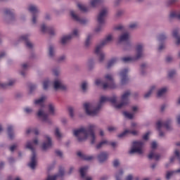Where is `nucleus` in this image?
<instances>
[{
    "label": "nucleus",
    "mask_w": 180,
    "mask_h": 180,
    "mask_svg": "<svg viewBox=\"0 0 180 180\" xmlns=\"http://www.w3.org/2000/svg\"><path fill=\"white\" fill-rule=\"evenodd\" d=\"M130 95H131L130 91H125L121 96V103L120 104H117V96H116V95H113L112 97H106L105 96H102L100 98V101L97 105H95L91 103H86L84 104V109L86 115L89 116H97V115L99 113V111L101 110V108H102V105L105 102H110V103H112L115 109H122V108L127 106V105L129 103V98Z\"/></svg>",
    "instance_id": "obj_1"
},
{
    "label": "nucleus",
    "mask_w": 180,
    "mask_h": 180,
    "mask_svg": "<svg viewBox=\"0 0 180 180\" xmlns=\"http://www.w3.org/2000/svg\"><path fill=\"white\" fill-rule=\"evenodd\" d=\"M95 124H90L87 128L81 127L73 131V134L77 137L78 141H84L90 137L91 143L95 144L96 136H95Z\"/></svg>",
    "instance_id": "obj_2"
},
{
    "label": "nucleus",
    "mask_w": 180,
    "mask_h": 180,
    "mask_svg": "<svg viewBox=\"0 0 180 180\" xmlns=\"http://www.w3.org/2000/svg\"><path fill=\"white\" fill-rule=\"evenodd\" d=\"M112 40H113V36L108 34L104 40L96 46L94 53L97 56L99 63H103V60H105V53H103L102 49L106 44H109Z\"/></svg>",
    "instance_id": "obj_3"
},
{
    "label": "nucleus",
    "mask_w": 180,
    "mask_h": 180,
    "mask_svg": "<svg viewBox=\"0 0 180 180\" xmlns=\"http://www.w3.org/2000/svg\"><path fill=\"white\" fill-rule=\"evenodd\" d=\"M44 101H46V96H41V98L34 100V105H39L41 108L37 112V116L42 120V122H45V123H49V124L51 123V120L49 119V115L44 112Z\"/></svg>",
    "instance_id": "obj_4"
},
{
    "label": "nucleus",
    "mask_w": 180,
    "mask_h": 180,
    "mask_svg": "<svg viewBox=\"0 0 180 180\" xmlns=\"http://www.w3.org/2000/svg\"><path fill=\"white\" fill-rule=\"evenodd\" d=\"M39 144V140L35 139L33 141H27L25 148L32 150V157L31 161L28 163V167L31 168V169H34L36 168V165L37 164V160H36V150H34V146Z\"/></svg>",
    "instance_id": "obj_5"
},
{
    "label": "nucleus",
    "mask_w": 180,
    "mask_h": 180,
    "mask_svg": "<svg viewBox=\"0 0 180 180\" xmlns=\"http://www.w3.org/2000/svg\"><path fill=\"white\" fill-rule=\"evenodd\" d=\"M105 79L106 82L103 83L102 82V80L101 79H96L95 81V84L97 86L103 85V89H113L116 88V84H115V82L113 81V76L110 74H107L105 76Z\"/></svg>",
    "instance_id": "obj_6"
},
{
    "label": "nucleus",
    "mask_w": 180,
    "mask_h": 180,
    "mask_svg": "<svg viewBox=\"0 0 180 180\" xmlns=\"http://www.w3.org/2000/svg\"><path fill=\"white\" fill-rule=\"evenodd\" d=\"M136 54L134 57H124L122 58V61L124 63H129L130 61H137L142 57H144V44H138L136 46Z\"/></svg>",
    "instance_id": "obj_7"
},
{
    "label": "nucleus",
    "mask_w": 180,
    "mask_h": 180,
    "mask_svg": "<svg viewBox=\"0 0 180 180\" xmlns=\"http://www.w3.org/2000/svg\"><path fill=\"white\" fill-rule=\"evenodd\" d=\"M106 15H108V8H104L100 11L98 14L97 18L98 25L95 29L96 33H99V32L102 31L103 25H105V18H106Z\"/></svg>",
    "instance_id": "obj_8"
},
{
    "label": "nucleus",
    "mask_w": 180,
    "mask_h": 180,
    "mask_svg": "<svg viewBox=\"0 0 180 180\" xmlns=\"http://www.w3.org/2000/svg\"><path fill=\"white\" fill-rule=\"evenodd\" d=\"M171 122H172L171 119H168L165 122H162L161 121H158L156 123L157 129L159 131V136L160 137H164V132H162V131H161V129H162V127H165V129H167V130H171L172 129Z\"/></svg>",
    "instance_id": "obj_9"
},
{
    "label": "nucleus",
    "mask_w": 180,
    "mask_h": 180,
    "mask_svg": "<svg viewBox=\"0 0 180 180\" xmlns=\"http://www.w3.org/2000/svg\"><path fill=\"white\" fill-rule=\"evenodd\" d=\"M143 147H144V142L142 141L133 142L132 148L129 151V154H134V153L140 155L143 154Z\"/></svg>",
    "instance_id": "obj_10"
},
{
    "label": "nucleus",
    "mask_w": 180,
    "mask_h": 180,
    "mask_svg": "<svg viewBox=\"0 0 180 180\" xmlns=\"http://www.w3.org/2000/svg\"><path fill=\"white\" fill-rule=\"evenodd\" d=\"M28 11L32 13V22L33 25H36L37 23V18L39 15H37L40 11L39 10V7L35 5H30L28 7Z\"/></svg>",
    "instance_id": "obj_11"
},
{
    "label": "nucleus",
    "mask_w": 180,
    "mask_h": 180,
    "mask_svg": "<svg viewBox=\"0 0 180 180\" xmlns=\"http://www.w3.org/2000/svg\"><path fill=\"white\" fill-rule=\"evenodd\" d=\"M129 73V70L127 68H124L120 72V76L121 78V84L124 85V84H127L129 82V76L127 74Z\"/></svg>",
    "instance_id": "obj_12"
},
{
    "label": "nucleus",
    "mask_w": 180,
    "mask_h": 180,
    "mask_svg": "<svg viewBox=\"0 0 180 180\" xmlns=\"http://www.w3.org/2000/svg\"><path fill=\"white\" fill-rule=\"evenodd\" d=\"M53 89H55V91H58L60 89L64 91L65 89H67V86L64 85V83L61 79H56L53 82Z\"/></svg>",
    "instance_id": "obj_13"
},
{
    "label": "nucleus",
    "mask_w": 180,
    "mask_h": 180,
    "mask_svg": "<svg viewBox=\"0 0 180 180\" xmlns=\"http://www.w3.org/2000/svg\"><path fill=\"white\" fill-rule=\"evenodd\" d=\"M70 15L72 19H74V20H76V22H78L79 23H80V25H86L88 20L79 17L78 15L75 13V11H70Z\"/></svg>",
    "instance_id": "obj_14"
},
{
    "label": "nucleus",
    "mask_w": 180,
    "mask_h": 180,
    "mask_svg": "<svg viewBox=\"0 0 180 180\" xmlns=\"http://www.w3.org/2000/svg\"><path fill=\"white\" fill-rule=\"evenodd\" d=\"M29 37H30V34H24L20 37V40L22 41H25L26 46L28 49H32L33 47V44H32V42L29 41Z\"/></svg>",
    "instance_id": "obj_15"
},
{
    "label": "nucleus",
    "mask_w": 180,
    "mask_h": 180,
    "mask_svg": "<svg viewBox=\"0 0 180 180\" xmlns=\"http://www.w3.org/2000/svg\"><path fill=\"white\" fill-rule=\"evenodd\" d=\"M64 175V169L60 168L59 172L53 176H48L46 180H57L58 178H61Z\"/></svg>",
    "instance_id": "obj_16"
},
{
    "label": "nucleus",
    "mask_w": 180,
    "mask_h": 180,
    "mask_svg": "<svg viewBox=\"0 0 180 180\" xmlns=\"http://www.w3.org/2000/svg\"><path fill=\"white\" fill-rule=\"evenodd\" d=\"M45 138L46 139V142H44L42 144V150H44V151L49 150V148L53 146V143H51V138L49 136H46Z\"/></svg>",
    "instance_id": "obj_17"
},
{
    "label": "nucleus",
    "mask_w": 180,
    "mask_h": 180,
    "mask_svg": "<svg viewBox=\"0 0 180 180\" xmlns=\"http://www.w3.org/2000/svg\"><path fill=\"white\" fill-rule=\"evenodd\" d=\"M41 32L42 33H47V32H49V33L51 34L52 36L56 34V31L54 30V29L47 27L44 24L41 25Z\"/></svg>",
    "instance_id": "obj_18"
},
{
    "label": "nucleus",
    "mask_w": 180,
    "mask_h": 180,
    "mask_svg": "<svg viewBox=\"0 0 180 180\" xmlns=\"http://www.w3.org/2000/svg\"><path fill=\"white\" fill-rule=\"evenodd\" d=\"M127 134H133V136H136L137 131H136V130L132 131V130H130V129H126L124 131L120 134L118 135V137L120 139H122V137H126V136H127Z\"/></svg>",
    "instance_id": "obj_19"
},
{
    "label": "nucleus",
    "mask_w": 180,
    "mask_h": 180,
    "mask_svg": "<svg viewBox=\"0 0 180 180\" xmlns=\"http://www.w3.org/2000/svg\"><path fill=\"white\" fill-rule=\"evenodd\" d=\"M108 157H109V154H108V153L102 152L98 155L97 158L99 162H105V161L108 160Z\"/></svg>",
    "instance_id": "obj_20"
},
{
    "label": "nucleus",
    "mask_w": 180,
    "mask_h": 180,
    "mask_svg": "<svg viewBox=\"0 0 180 180\" xmlns=\"http://www.w3.org/2000/svg\"><path fill=\"white\" fill-rule=\"evenodd\" d=\"M77 155H78V157H80V158H82V160H84L85 161H92V160H94V158H95V157H94L92 155H85L81 152H78Z\"/></svg>",
    "instance_id": "obj_21"
},
{
    "label": "nucleus",
    "mask_w": 180,
    "mask_h": 180,
    "mask_svg": "<svg viewBox=\"0 0 180 180\" xmlns=\"http://www.w3.org/2000/svg\"><path fill=\"white\" fill-rule=\"evenodd\" d=\"M72 39V35H64L60 38V43L63 46H65Z\"/></svg>",
    "instance_id": "obj_22"
},
{
    "label": "nucleus",
    "mask_w": 180,
    "mask_h": 180,
    "mask_svg": "<svg viewBox=\"0 0 180 180\" xmlns=\"http://www.w3.org/2000/svg\"><path fill=\"white\" fill-rule=\"evenodd\" d=\"M156 91H157V86H152L149 89V91L146 94H145L144 98L146 99H148V98H150V96H151V95H153V94H154V92H155Z\"/></svg>",
    "instance_id": "obj_23"
},
{
    "label": "nucleus",
    "mask_w": 180,
    "mask_h": 180,
    "mask_svg": "<svg viewBox=\"0 0 180 180\" xmlns=\"http://www.w3.org/2000/svg\"><path fill=\"white\" fill-rule=\"evenodd\" d=\"M130 40V34L127 32L122 34L119 39L120 41H129Z\"/></svg>",
    "instance_id": "obj_24"
},
{
    "label": "nucleus",
    "mask_w": 180,
    "mask_h": 180,
    "mask_svg": "<svg viewBox=\"0 0 180 180\" xmlns=\"http://www.w3.org/2000/svg\"><path fill=\"white\" fill-rule=\"evenodd\" d=\"M8 135L11 140L13 139L15 134H13V126L8 125L7 128Z\"/></svg>",
    "instance_id": "obj_25"
},
{
    "label": "nucleus",
    "mask_w": 180,
    "mask_h": 180,
    "mask_svg": "<svg viewBox=\"0 0 180 180\" xmlns=\"http://www.w3.org/2000/svg\"><path fill=\"white\" fill-rule=\"evenodd\" d=\"M5 15H8L10 20H13L15 19V15L13 13V10H11L9 8H7L4 11Z\"/></svg>",
    "instance_id": "obj_26"
},
{
    "label": "nucleus",
    "mask_w": 180,
    "mask_h": 180,
    "mask_svg": "<svg viewBox=\"0 0 180 180\" xmlns=\"http://www.w3.org/2000/svg\"><path fill=\"white\" fill-rule=\"evenodd\" d=\"M172 36L174 37V39H176V40H177L176 41V44H180V36L178 30H173Z\"/></svg>",
    "instance_id": "obj_27"
},
{
    "label": "nucleus",
    "mask_w": 180,
    "mask_h": 180,
    "mask_svg": "<svg viewBox=\"0 0 180 180\" xmlns=\"http://www.w3.org/2000/svg\"><path fill=\"white\" fill-rule=\"evenodd\" d=\"M148 157L149 160H152V158H155L156 161H158V160H160V156L159 154H155V153H154V150H151Z\"/></svg>",
    "instance_id": "obj_28"
},
{
    "label": "nucleus",
    "mask_w": 180,
    "mask_h": 180,
    "mask_svg": "<svg viewBox=\"0 0 180 180\" xmlns=\"http://www.w3.org/2000/svg\"><path fill=\"white\" fill-rule=\"evenodd\" d=\"M49 56L51 58H53L56 56V48L53 45L49 46Z\"/></svg>",
    "instance_id": "obj_29"
},
{
    "label": "nucleus",
    "mask_w": 180,
    "mask_h": 180,
    "mask_svg": "<svg viewBox=\"0 0 180 180\" xmlns=\"http://www.w3.org/2000/svg\"><path fill=\"white\" fill-rule=\"evenodd\" d=\"M86 67L89 71H91L93 68H95V62H94V60H89L86 63Z\"/></svg>",
    "instance_id": "obj_30"
},
{
    "label": "nucleus",
    "mask_w": 180,
    "mask_h": 180,
    "mask_svg": "<svg viewBox=\"0 0 180 180\" xmlns=\"http://www.w3.org/2000/svg\"><path fill=\"white\" fill-rule=\"evenodd\" d=\"M123 174H124V172H123V169H120L118 172H117L115 173V179L122 180L123 179Z\"/></svg>",
    "instance_id": "obj_31"
},
{
    "label": "nucleus",
    "mask_w": 180,
    "mask_h": 180,
    "mask_svg": "<svg viewBox=\"0 0 180 180\" xmlns=\"http://www.w3.org/2000/svg\"><path fill=\"white\" fill-rule=\"evenodd\" d=\"M48 110L49 112V114H51L52 116H54L56 114V107H54V105L53 104H49L48 105Z\"/></svg>",
    "instance_id": "obj_32"
},
{
    "label": "nucleus",
    "mask_w": 180,
    "mask_h": 180,
    "mask_svg": "<svg viewBox=\"0 0 180 180\" xmlns=\"http://www.w3.org/2000/svg\"><path fill=\"white\" fill-rule=\"evenodd\" d=\"M117 63V58H112L108 63L107 68H110L111 67H113L115 64Z\"/></svg>",
    "instance_id": "obj_33"
},
{
    "label": "nucleus",
    "mask_w": 180,
    "mask_h": 180,
    "mask_svg": "<svg viewBox=\"0 0 180 180\" xmlns=\"http://www.w3.org/2000/svg\"><path fill=\"white\" fill-rule=\"evenodd\" d=\"M88 166H84L80 169L79 172L82 178H85V173L88 171Z\"/></svg>",
    "instance_id": "obj_34"
},
{
    "label": "nucleus",
    "mask_w": 180,
    "mask_h": 180,
    "mask_svg": "<svg viewBox=\"0 0 180 180\" xmlns=\"http://www.w3.org/2000/svg\"><path fill=\"white\" fill-rule=\"evenodd\" d=\"M15 84V80H10L8 84L4 83V84H1L0 83V86L1 88H8V86H12Z\"/></svg>",
    "instance_id": "obj_35"
},
{
    "label": "nucleus",
    "mask_w": 180,
    "mask_h": 180,
    "mask_svg": "<svg viewBox=\"0 0 180 180\" xmlns=\"http://www.w3.org/2000/svg\"><path fill=\"white\" fill-rule=\"evenodd\" d=\"M27 134H30V133H34V134H39V129L36 128H28L26 131Z\"/></svg>",
    "instance_id": "obj_36"
},
{
    "label": "nucleus",
    "mask_w": 180,
    "mask_h": 180,
    "mask_svg": "<svg viewBox=\"0 0 180 180\" xmlns=\"http://www.w3.org/2000/svg\"><path fill=\"white\" fill-rule=\"evenodd\" d=\"M108 144H109V141H108L107 140H103L98 144L96 145V148L98 149L101 148V147H103V146H106Z\"/></svg>",
    "instance_id": "obj_37"
},
{
    "label": "nucleus",
    "mask_w": 180,
    "mask_h": 180,
    "mask_svg": "<svg viewBox=\"0 0 180 180\" xmlns=\"http://www.w3.org/2000/svg\"><path fill=\"white\" fill-rule=\"evenodd\" d=\"M92 37H94L92 34H89L87 36V38L85 41V47H88L89 46H91V40H92Z\"/></svg>",
    "instance_id": "obj_38"
},
{
    "label": "nucleus",
    "mask_w": 180,
    "mask_h": 180,
    "mask_svg": "<svg viewBox=\"0 0 180 180\" xmlns=\"http://www.w3.org/2000/svg\"><path fill=\"white\" fill-rule=\"evenodd\" d=\"M27 67H29L27 63H23L22 65V71H21L20 74L21 75H22V77H25L26 75V70H27Z\"/></svg>",
    "instance_id": "obj_39"
},
{
    "label": "nucleus",
    "mask_w": 180,
    "mask_h": 180,
    "mask_svg": "<svg viewBox=\"0 0 180 180\" xmlns=\"http://www.w3.org/2000/svg\"><path fill=\"white\" fill-rule=\"evenodd\" d=\"M55 136L58 140L63 139V134H61V132H60V129L58 128H56L55 129Z\"/></svg>",
    "instance_id": "obj_40"
},
{
    "label": "nucleus",
    "mask_w": 180,
    "mask_h": 180,
    "mask_svg": "<svg viewBox=\"0 0 180 180\" xmlns=\"http://www.w3.org/2000/svg\"><path fill=\"white\" fill-rule=\"evenodd\" d=\"M99 4H101V0H91L90 1V5L92 8H96Z\"/></svg>",
    "instance_id": "obj_41"
},
{
    "label": "nucleus",
    "mask_w": 180,
    "mask_h": 180,
    "mask_svg": "<svg viewBox=\"0 0 180 180\" xmlns=\"http://www.w3.org/2000/svg\"><path fill=\"white\" fill-rule=\"evenodd\" d=\"M167 87H163L162 89H160V90H158V96L160 98L161 96H162V95H164L165 94V92H167Z\"/></svg>",
    "instance_id": "obj_42"
},
{
    "label": "nucleus",
    "mask_w": 180,
    "mask_h": 180,
    "mask_svg": "<svg viewBox=\"0 0 180 180\" xmlns=\"http://www.w3.org/2000/svg\"><path fill=\"white\" fill-rule=\"evenodd\" d=\"M166 39H167V35H165V34L164 33L159 34L158 37V41H160V43L164 41V40H166Z\"/></svg>",
    "instance_id": "obj_43"
},
{
    "label": "nucleus",
    "mask_w": 180,
    "mask_h": 180,
    "mask_svg": "<svg viewBox=\"0 0 180 180\" xmlns=\"http://www.w3.org/2000/svg\"><path fill=\"white\" fill-rule=\"evenodd\" d=\"M80 32L78 30V29H75L72 32V34H70V35L72 36L73 37H79Z\"/></svg>",
    "instance_id": "obj_44"
},
{
    "label": "nucleus",
    "mask_w": 180,
    "mask_h": 180,
    "mask_svg": "<svg viewBox=\"0 0 180 180\" xmlns=\"http://www.w3.org/2000/svg\"><path fill=\"white\" fill-rule=\"evenodd\" d=\"M68 112H69L70 117H71V119H74V117H75V114H74V108L69 107Z\"/></svg>",
    "instance_id": "obj_45"
},
{
    "label": "nucleus",
    "mask_w": 180,
    "mask_h": 180,
    "mask_svg": "<svg viewBox=\"0 0 180 180\" xmlns=\"http://www.w3.org/2000/svg\"><path fill=\"white\" fill-rule=\"evenodd\" d=\"M77 6L82 12H88V8L84 6L83 4H78Z\"/></svg>",
    "instance_id": "obj_46"
},
{
    "label": "nucleus",
    "mask_w": 180,
    "mask_h": 180,
    "mask_svg": "<svg viewBox=\"0 0 180 180\" xmlns=\"http://www.w3.org/2000/svg\"><path fill=\"white\" fill-rule=\"evenodd\" d=\"M146 68H147V64L143 63L141 65V75H144V74H146Z\"/></svg>",
    "instance_id": "obj_47"
},
{
    "label": "nucleus",
    "mask_w": 180,
    "mask_h": 180,
    "mask_svg": "<svg viewBox=\"0 0 180 180\" xmlns=\"http://www.w3.org/2000/svg\"><path fill=\"white\" fill-rule=\"evenodd\" d=\"M176 2H179V0H167L166 4L167 6H171V5L176 4Z\"/></svg>",
    "instance_id": "obj_48"
},
{
    "label": "nucleus",
    "mask_w": 180,
    "mask_h": 180,
    "mask_svg": "<svg viewBox=\"0 0 180 180\" xmlns=\"http://www.w3.org/2000/svg\"><path fill=\"white\" fill-rule=\"evenodd\" d=\"M124 116H125L127 119H132L133 117L134 116V114L127 112H123Z\"/></svg>",
    "instance_id": "obj_49"
},
{
    "label": "nucleus",
    "mask_w": 180,
    "mask_h": 180,
    "mask_svg": "<svg viewBox=\"0 0 180 180\" xmlns=\"http://www.w3.org/2000/svg\"><path fill=\"white\" fill-rule=\"evenodd\" d=\"M50 85V81L49 79L44 80L43 82V88L44 89H47L49 86Z\"/></svg>",
    "instance_id": "obj_50"
},
{
    "label": "nucleus",
    "mask_w": 180,
    "mask_h": 180,
    "mask_svg": "<svg viewBox=\"0 0 180 180\" xmlns=\"http://www.w3.org/2000/svg\"><path fill=\"white\" fill-rule=\"evenodd\" d=\"M175 174L174 171H170V172H167L166 174V179H169L172 175H174Z\"/></svg>",
    "instance_id": "obj_51"
},
{
    "label": "nucleus",
    "mask_w": 180,
    "mask_h": 180,
    "mask_svg": "<svg viewBox=\"0 0 180 180\" xmlns=\"http://www.w3.org/2000/svg\"><path fill=\"white\" fill-rule=\"evenodd\" d=\"M37 88V86L36 84H31L30 86V93L32 94V92Z\"/></svg>",
    "instance_id": "obj_52"
},
{
    "label": "nucleus",
    "mask_w": 180,
    "mask_h": 180,
    "mask_svg": "<svg viewBox=\"0 0 180 180\" xmlns=\"http://www.w3.org/2000/svg\"><path fill=\"white\" fill-rule=\"evenodd\" d=\"M176 74V71L175 70H172L169 72L168 75L169 78H172V77H174V75H175Z\"/></svg>",
    "instance_id": "obj_53"
},
{
    "label": "nucleus",
    "mask_w": 180,
    "mask_h": 180,
    "mask_svg": "<svg viewBox=\"0 0 180 180\" xmlns=\"http://www.w3.org/2000/svg\"><path fill=\"white\" fill-rule=\"evenodd\" d=\"M88 86V83L86 82H84L82 84V91H86V87Z\"/></svg>",
    "instance_id": "obj_54"
},
{
    "label": "nucleus",
    "mask_w": 180,
    "mask_h": 180,
    "mask_svg": "<svg viewBox=\"0 0 180 180\" xmlns=\"http://www.w3.org/2000/svg\"><path fill=\"white\" fill-rule=\"evenodd\" d=\"M17 148H18V145L14 144L10 146L9 150L10 151H11V153H13V151H15V150H16Z\"/></svg>",
    "instance_id": "obj_55"
},
{
    "label": "nucleus",
    "mask_w": 180,
    "mask_h": 180,
    "mask_svg": "<svg viewBox=\"0 0 180 180\" xmlns=\"http://www.w3.org/2000/svg\"><path fill=\"white\" fill-rule=\"evenodd\" d=\"M24 110H25V113H28V114H30V113H32V112H33V109H32L29 107L25 108Z\"/></svg>",
    "instance_id": "obj_56"
},
{
    "label": "nucleus",
    "mask_w": 180,
    "mask_h": 180,
    "mask_svg": "<svg viewBox=\"0 0 180 180\" xmlns=\"http://www.w3.org/2000/svg\"><path fill=\"white\" fill-rule=\"evenodd\" d=\"M138 25L136 22L131 23L129 25L130 29H136Z\"/></svg>",
    "instance_id": "obj_57"
},
{
    "label": "nucleus",
    "mask_w": 180,
    "mask_h": 180,
    "mask_svg": "<svg viewBox=\"0 0 180 180\" xmlns=\"http://www.w3.org/2000/svg\"><path fill=\"white\" fill-rule=\"evenodd\" d=\"M56 155H58V157H63V152H61V150H56L55 151Z\"/></svg>",
    "instance_id": "obj_58"
},
{
    "label": "nucleus",
    "mask_w": 180,
    "mask_h": 180,
    "mask_svg": "<svg viewBox=\"0 0 180 180\" xmlns=\"http://www.w3.org/2000/svg\"><path fill=\"white\" fill-rule=\"evenodd\" d=\"M7 180H20L19 177H14L12 176H10L8 177Z\"/></svg>",
    "instance_id": "obj_59"
},
{
    "label": "nucleus",
    "mask_w": 180,
    "mask_h": 180,
    "mask_svg": "<svg viewBox=\"0 0 180 180\" xmlns=\"http://www.w3.org/2000/svg\"><path fill=\"white\" fill-rule=\"evenodd\" d=\"M53 72L57 77L60 74V69H53Z\"/></svg>",
    "instance_id": "obj_60"
},
{
    "label": "nucleus",
    "mask_w": 180,
    "mask_h": 180,
    "mask_svg": "<svg viewBox=\"0 0 180 180\" xmlns=\"http://www.w3.org/2000/svg\"><path fill=\"white\" fill-rule=\"evenodd\" d=\"M148 136H150V131L145 134L143 136V140H148Z\"/></svg>",
    "instance_id": "obj_61"
},
{
    "label": "nucleus",
    "mask_w": 180,
    "mask_h": 180,
    "mask_svg": "<svg viewBox=\"0 0 180 180\" xmlns=\"http://www.w3.org/2000/svg\"><path fill=\"white\" fill-rule=\"evenodd\" d=\"M65 58H66L65 56V55H63V56H61L60 57H59L58 61H59L60 63H61V61H65Z\"/></svg>",
    "instance_id": "obj_62"
},
{
    "label": "nucleus",
    "mask_w": 180,
    "mask_h": 180,
    "mask_svg": "<svg viewBox=\"0 0 180 180\" xmlns=\"http://www.w3.org/2000/svg\"><path fill=\"white\" fill-rule=\"evenodd\" d=\"M119 164H120L119 160H114V162H113V166L114 167H119Z\"/></svg>",
    "instance_id": "obj_63"
},
{
    "label": "nucleus",
    "mask_w": 180,
    "mask_h": 180,
    "mask_svg": "<svg viewBox=\"0 0 180 180\" xmlns=\"http://www.w3.org/2000/svg\"><path fill=\"white\" fill-rule=\"evenodd\" d=\"M125 180H133V175L129 174L126 178Z\"/></svg>",
    "instance_id": "obj_64"
}]
</instances>
